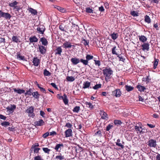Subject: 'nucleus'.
<instances>
[{"label": "nucleus", "mask_w": 160, "mask_h": 160, "mask_svg": "<svg viewBox=\"0 0 160 160\" xmlns=\"http://www.w3.org/2000/svg\"><path fill=\"white\" fill-rule=\"evenodd\" d=\"M34 108L33 106L29 107L25 111V112L28 114V116L29 117L32 118L35 116V115L33 113Z\"/></svg>", "instance_id": "obj_2"}, {"label": "nucleus", "mask_w": 160, "mask_h": 160, "mask_svg": "<svg viewBox=\"0 0 160 160\" xmlns=\"http://www.w3.org/2000/svg\"><path fill=\"white\" fill-rule=\"evenodd\" d=\"M120 142V139H118L117 140L116 144L117 146L120 147L122 149H123L124 148V145L122 144Z\"/></svg>", "instance_id": "obj_32"}, {"label": "nucleus", "mask_w": 160, "mask_h": 160, "mask_svg": "<svg viewBox=\"0 0 160 160\" xmlns=\"http://www.w3.org/2000/svg\"><path fill=\"white\" fill-rule=\"evenodd\" d=\"M62 52V49L61 47H58L57 48L56 50L55 55L57 54L61 56V53Z\"/></svg>", "instance_id": "obj_20"}, {"label": "nucleus", "mask_w": 160, "mask_h": 160, "mask_svg": "<svg viewBox=\"0 0 160 160\" xmlns=\"http://www.w3.org/2000/svg\"><path fill=\"white\" fill-rule=\"evenodd\" d=\"M101 131H98L95 133L94 136L101 137L102 136V132Z\"/></svg>", "instance_id": "obj_48"}, {"label": "nucleus", "mask_w": 160, "mask_h": 160, "mask_svg": "<svg viewBox=\"0 0 160 160\" xmlns=\"http://www.w3.org/2000/svg\"><path fill=\"white\" fill-rule=\"evenodd\" d=\"M90 82L88 81H86L84 82L82 88L85 89L88 88L90 87Z\"/></svg>", "instance_id": "obj_23"}, {"label": "nucleus", "mask_w": 160, "mask_h": 160, "mask_svg": "<svg viewBox=\"0 0 160 160\" xmlns=\"http://www.w3.org/2000/svg\"><path fill=\"white\" fill-rule=\"evenodd\" d=\"M40 149L38 148H33V152L34 153H38V152L39 150Z\"/></svg>", "instance_id": "obj_61"}, {"label": "nucleus", "mask_w": 160, "mask_h": 160, "mask_svg": "<svg viewBox=\"0 0 160 160\" xmlns=\"http://www.w3.org/2000/svg\"><path fill=\"white\" fill-rule=\"evenodd\" d=\"M93 58V57L91 55H90L87 54L86 55V58L87 61L92 59Z\"/></svg>", "instance_id": "obj_47"}, {"label": "nucleus", "mask_w": 160, "mask_h": 160, "mask_svg": "<svg viewBox=\"0 0 160 160\" xmlns=\"http://www.w3.org/2000/svg\"><path fill=\"white\" fill-rule=\"evenodd\" d=\"M101 84H97L95 85L93 87V88L94 89L96 90L101 87Z\"/></svg>", "instance_id": "obj_56"}, {"label": "nucleus", "mask_w": 160, "mask_h": 160, "mask_svg": "<svg viewBox=\"0 0 160 160\" xmlns=\"http://www.w3.org/2000/svg\"><path fill=\"white\" fill-rule=\"evenodd\" d=\"M16 106L14 105L11 104V106H8L6 108V109L8 111H12L15 109Z\"/></svg>", "instance_id": "obj_25"}, {"label": "nucleus", "mask_w": 160, "mask_h": 160, "mask_svg": "<svg viewBox=\"0 0 160 160\" xmlns=\"http://www.w3.org/2000/svg\"><path fill=\"white\" fill-rule=\"evenodd\" d=\"M141 47L142 48V49L144 51H148L149 49V44L148 43H144Z\"/></svg>", "instance_id": "obj_8"}, {"label": "nucleus", "mask_w": 160, "mask_h": 160, "mask_svg": "<svg viewBox=\"0 0 160 160\" xmlns=\"http://www.w3.org/2000/svg\"><path fill=\"white\" fill-rule=\"evenodd\" d=\"M125 88V90L128 92L132 91L134 89V87L128 85H126Z\"/></svg>", "instance_id": "obj_24"}, {"label": "nucleus", "mask_w": 160, "mask_h": 160, "mask_svg": "<svg viewBox=\"0 0 160 160\" xmlns=\"http://www.w3.org/2000/svg\"><path fill=\"white\" fill-rule=\"evenodd\" d=\"M108 132H109V131H106L105 132H104L103 134H104V136L105 137L107 136V137H109L111 136V135H110Z\"/></svg>", "instance_id": "obj_53"}, {"label": "nucleus", "mask_w": 160, "mask_h": 160, "mask_svg": "<svg viewBox=\"0 0 160 160\" xmlns=\"http://www.w3.org/2000/svg\"><path fill=\"white\" fill-rule=\"evenodd\" d=\"M116 46H114L113 48H112V54H115L117 55H118L116 52Z\"/></svg>", "instance_id": "obj_42"}, {"label": "nucleus", "mask_w": 160, "mask_h": 160, "mask_svg": "<svg viewBox=\"0 0 160 160\" xmlns=\"http://www.w3.org/2000/svg\"><path fill=\"white\" fill-rule=\"evenodd\" d=\"M37 86L39 88L40 91L43 93H46V90L45 88H42L39 86V85L38 84H37Z\"/></svg>", "instance_id": "obj_50"}, {"label": "nucleus", "mask_w": 160, "mask_h": 160, "mask_svg": "<svg viewBox=\"0 0 160 160\" xmlns=\"http://www.w3.org/2000/svg\"><path fill=\"white\" fill-rule=\"evenodd\" d=\"M82 42L85 45H88L89 43V41L88 40H87L85 39L82 38Z\"/></svg>", "instance_id": "obj_38"}, {"label": "nucleus", "mask_w": 160, "mask_h": 160, "mask_svg": "<svg viewBox=\"0 0 160 160\" xmlns=\"http://www.w3.org/2000/svg\"><path fill=\"white\" fill-rule=\"evenodd\" d=\"M18 3V2L16 1H14L13 2L9 3V6L10 7H12L15 8H16L17 5Z\"/></svg>", "instance_id": "obj_29"}, {"label": "nucleus", "mask_w": 160, "mask_h": 160, "mask_svg": "<svg viewBox=\"0 0 160 160\" xmlns=\"http://www.w3.org/2000/svg\"><path fill=\"white\" fill-rule=\"evenodd\" d=\"M40 41L42 44L44 46H47L48 44V41L47 39L44 37H42L40 38Z\"/></svg>", "instance_id": "obj_16"}, {"label": "nucleus", "mask_w": 160, "mask_h": 160, "mask_svg": "<svg viewBox=\"0 0 160 160\" xmlns=\"http://www.w3.org/2000/svg\"><path fill=\"white\" fill-rule=\"evenodd\" d=\"M43 74L45 76H50L51 75V73L46 69L44 70Z\"/></svg>", "instance_id": "obj_46"}, {"label": "nucleus", "mask_w": 160, "mask_h": 160, "mask_svg": "<svg viewBox=\"0 0 160 160\" xmlns=\"http://www.w3.org/2000/svg\"><path fill=\"white\" fill-rule=\"evenodd\" d=\"M136 88L138 89V91L141 92H144L146 89L145 87L142 86L140 84H138L136 86Z\"/></svg>", "instance_id": "obj_15"}, {"label": "nucleus", "mask_w": 160, "mask_h": 160, "mask_svg": "<svg viewBox=\"0 0 160 160\" xmlns=\"http://www.w3.org/2000/svg\"><path fill=\"white\" fill-rule=\"evenodd\" d=\"M100 115L101 118L104 119H108V114L103 111H100Z\"/></svg>", "instance_id": "obj_12"}, {"label": "nucleus", "mask_w": 160, "mask_h": 160, "mask_svg": "<svg viewBox=\"0 0 160 160\" xmlns=\"http://www.w3.org/2000/svg\"><path fill=\"white\" fill-rule=\"evenodd\" d=\"M19 36H13L12 37V41L13 42L18 43L20 42L19 39Z\"/></svg>", "instance_id": "obj_13"}, {"label": "nucleus", "mask_w": 160, "mask_h": 160, "mask_svg": "<svg viewBox=\"0 0 160 160\" xmlns=\"http://www.w3.org/2000/svg\"><path fill=\"white\" fill-rule=\"evenodd\" d=\"M144 21L148 24L151 23V20L148 16L146 15L144 17Z\"/></svg>", "instance_id": "obj_30"}, {"label": "nucleus", "mask_w": 160, "mask_h": 160, "mask_svg": "<svg viewBox=\"0 0 160 160\" xmlns=\"http://www.w3.org/2000/svg\"><path fill=\"white\" fill-rule=\"evenodd\" d=\"M118 36V34L117 33H113L111 34V36L112 39L114 40L116 39Z\"/></svg>", "instance_id": "obj_37"}, {"label": "nucleus", "mask_w": 160, "mask_h": 160, "mask_svg": "<svg viewBox=\"0 0 160 160\" xmlns=\"http://www.w3.org/2000/svg\"><path fill=\"white\" fill-rule=\"evenodd\" d=\"M86 12L88 13H93V10L90 8H86Z\"/></svg>", "instance_id": "obj_52"}, {"label": "nucleus", "mask_w": 160, "mask_h": 160, "mask_svg": "<svg viewBox=\"0 0 160 160\" xmlns=\"http://www.w3.org/2000/svg\"><path fill=\"white\" fill-rule=\"evenodd\" d=\"M63 98V99H62V100H63L64 102V103L65 105L67 104L68 103V99L67 96H66V95H65V94H64Z\"/></svg>", "instance_id": "obj_36"}, {"label": "nucleus", "mask_w": 160, "mask_h": 160, "mask_svg": "<svg viewBox=\"0 0 160 160\" xmlns=\"http://www.w3.org/2000/svg\"><path fill=\"white\" fill-rule=\"evenodd\" d=\"M28 10L29 12L31 13L33 15H36L38 14V12L37 11L31 8H28Z\"/></svg>", "instance_id": "obj_14"}, {"label": "nucleus", "mask_w": 160, "mask_h": 160, "mask_svg": "<svg viewBox=\"0 0 160 160\" xmlns=\"http://www.w3.org/2000/svg\"><path fill=\"white\" fill-rule=\"evenodd\" d=\"M33 90L31 88H29L28 91H26V92H24V95L25 96H26L27 95L29 96H31L32 94Z\"/></svg>", "instance_id": "obj_26"}, {"label": "nucleus", "mask_w": 160, "mask_h": 160, "mask_svg": "<svg viewBox=\"0 0 160 160\" xmlns=\"http://www.w3.org/2000/svg\"><path fill=\"white\" fill-rule=\"evenodd\" d=\"M38 49L40 53L44 54L46 52V48L43 45H40L38 46Z\"/></svg>", "instance_id": "obj_7"}, {"label": "nucleus", "mask_w": 160, "mask_h": 160, "mask_svg": "<svg viewBox=\"0 0 160 160\" xmlns=\"http://www.w3.org/2000/svg\"><path fill=\"white\" fill-rule=\"evenodd\" d=\"M80 109V107L78 106H76L72 110L74 112H78Z\"/></svg>", "instance_id": "obj_44"}, {"label": "nucleus", "mask_w": 160, "mask_h": 160, "mask_svg": "<svg viewBox=\"0 0 160 160\" xmlns=\"http://www.w3.org/2000/svg\"><path fill=\"white\" fill-rule=\"evenodd\" d=\"M113 127V125L111 124H109L107 126L106 130H109Z\"/></svg>", "instance_id": "obj_63"}, {"label": "nucleus", "mask_w": 160, "mask_h": 160, "mask_svg": "<svg viewBox=\"0 0 160 160\" xmlns=\"http://www.w3.org/2000/svg\"><path fill=\"white\" fill-rule=\"evenodd\" d=\"M54 7L55 8H56L58 11H59L62 12L63 13L65 12L66 10L65 9L62 7H59V6L56 5Z\"/></svg>", "instance_id": "obj_27"}, {"label": "nucleus", "mask_w": 160, "mask_h": 160, "mask_svg": "<svg viewBox=\"0 0 160 160\" xmlns=\"http://www.w3.org/2000/svg\"><path fill=\"white\" fill-rule=\"evenodd\" d=\"M63 97L64 95L63 96H62L61 94H58L57 95V98L58 99H59L60 100H62L63 99Z\"/></svg>", "instance_id": "obj_59"}, {"label": "nucleus", "mask_w": 160, "mask_h": 160, "mask_svg": "<svg viewBox=\"0 0 160 160\" xmlns=\"http://www.w3.org/2000/svg\"><path fill=\"white\" fill-rule=\"evenodd\" d=\"M14 92H17L19 94H21L25 92V90L23 89H17L16 88L13 89Z\"/></svg>", "instance_id": "obj_22"}, {"label": "nucleus", "mask_w": 160, "mask_h": 160, "mask_svg": "<svg viewBox=\"0 0 160 160\" xmlns=\"http://www.w3.org/2000/svg\"><path fill=\"white\" fill-rule=\"evenodd\" d=\"M34 160H43V159L41 158V156H36L34 158Z\"/></svg>", "instance_id": "obj_60"}, {"label": "nucleus", "mask_w": 160, "mask_h": 160, "mask_svg": "<svg viewBox=\"0 0 160 160\" xmlns=\"http://www.w3.org/2000/svg\"><path fill=\"white\" fill-rule=\"evenodd\" d=\"M71 147H72L71 150L72 152V155L73 156H76V153H78L77 149L76 148V147L75 146L72 147V146H71Z\"/></svg>", "instance_id": "obj_21"}, {"label": "nucleus", "mask_w": 160, "mask_h": 160, "mask_svg": "<svg viewBox=\"0 0 160 160\" xmlns=\"http://www.w3.org/2000/svg\"><path fill=\"white\" fill-rule=\"evenodd\" d=\"M145 126H142L140 122H139L137 125L135 126V130H139L140 129H141L142 130H147V129L146 128L147 126L145 125Z\"/></svg>", "instance_id": "obj_5"}, {"label": "nucleus", "mask_w": 160, "mask_h": 160, "mask_svg": "<svg viewBox=\"0 0 160 160\" xmlns=\"http://www.w3.org/2000/svg\"><path fill=\"white\" fill-rule=\"evenodd\" d=\"M32 63L34 66H38L40 63V60L37 57H34L33 59Z\"/></svg>", "instance_id": "obj_10"}, {"label": "nucleus", "mask_w": 160, "mask_h": 160, "mask_svg": "<svg viewBox=\"0 0 160 160\" xmlns=\"http://www.w3.org/2000/svg\"><path fill=\"white\" fill-rule=\"evenodd\" d=\"M39 146V144L38 143H36L35 144L32 145V147L30 149V155H31V153L32 152V151L33 150V148H36V147H38Z\"/></svg>", "instance_id": "obj_43"}, {"label": "nucleus", "mask_w": 160, "mask_h": 160, "mask_svg": "<svg viewBox=\"0 0 160 160\" xmlns=\"http://www.w3.org/2000/svg\"><path fill=\"white\" fill-rule=\"evenodd\" d=\"M65 132L66 137L70 136V131H65Z\"/></svg>", "instance_id": "obj_62"}, {"label": "nucleus", "mask_w": 160, "mask_h": 160, "mask_svg": "<svg viewBox=\"0 0 160 160\" xmlns=\"http://www.w3.org/2000/svg\"><path fill=\"white\" fill-rule=\"evenodd\" d=\"M114 123L115 125L118 126L121 124L122 122L120 120H115L114 121Z\"/></svg>", "instance_id": "obj_34"}, {"label": "nucleus", "mask_w": 160, "mask_h": 160, "mask_svg": "<svg viewBox=\"0 0 160 160\" xmlns=\"http://www.w3.org/2000/svg\"><path fill=\"white\" fill-rule=\"evenodd\" d=\"M71 61L74 65H76L80 62V60L76 58H72Z\"/></svg>", "instance_id": "obj_17"}, {"label": "nucleus", "mask_w": 160, "mask_h": 160, "mask_svg": "<svg viewBox=\"0 0 160 160\" xmlns=\"http://www.w3.org/2000/svg\"><path fill=\"white\" fill-rule=\"evenodd\" d=\"M138 38L140 41L142 42L143 43H145L147 39V38L144 35L139 36Z\"/></svg>", "instance_id": "obj_19"}, {"label": "nucleus", "mask_w": 160, "mask_h": 160, "mask_svg": "<svg viewBox=\"0 0 160 160\" xmlns=\"http://www.w3.org/2000/svg\"><path fill=\"white\" fill-rule=\"evenodd\" d=\"M80 62H82L83 64L85 65H88V62L87 61L86 59H80Z\"/></svg>", "instance_id": "obj_41"}, {"label": "nucleus", "mask_w": 160, "mask_h": 160, "mask_svg": "<svg viewBox=\"0 0 160 160\" xmlns=\"http://www.w3.org/2000/svg\"><path fill=\"white\" fill-rule=\"evenodd\" d=\"M104 75L105 77V79L110 78L111 75L112 74L113 71L110 68H106L102 70Z\"/></svg>", "instance_id": "obj_1"}, {"label": "nucleus", "mask_w": 160, "mask_h": 160, "mask_svg": "<svg viewBox=\"0 0 160 160\" xmlns=\"http://www.w3.org/2000/svg\"><path fill=\"white\" fill-rule=\"evenodd\" d=\"M112 95L116 97H119L121 95V92L120 89H117L112 92Z\"/></svg>", "instance_id": "obj_6"}, {"label": "nucleus", "mask_w": 160, "mask_h": 160, "mask_svg": "<svg viewBox=\"0 0 160 160\" xmlns=\"http://www.w3.org/2000/svg\"><path fill=\"white\" fill-rule=\"evenodd\" d=\"M44 122L42 119H40L39 120L37 121L36 122L35 124L37 126H41L44 124Z\"/></svg>", "instance_id": "obj_31"}, {"label": "nucleus", "mask_w": 160, "mask_h": 160, "mask_svg": "<svg viewBox=\"0 0 160 160\" xmlns=\"http://www.w3.org/2000/svg\"><path fill=\"white\" fill-rule=\"evenodd\" d=\"M49 133L48 132H47L46 133H45L43 135L42 137L44 138H46L48 135H49Z\"/></svg>", "instance_id": "obj_64"}, {"label": "nucleus", "mask_w": 160, "mask_h": 160, "mask_svg": "<svg viewBox=\"0 0 160 160\" xmlns=\"http://www.w3.org/2000/svg\"><path fill=\"white\" fill-rule=\"evenodd\" d=\"M63 145L62 144H58L56 145L55 147L54 148V149L56 150V151H58L59 148H60L61 147H63Z\"/></svg>", "instance_id": "obj_40"}, {"label": "nucleus", "mask_w": 160, "mask_h": 160, "mask_svg": "<svg viewBox=\"0 0 160 160\" xmlns=\"http://www.w3.org/2000/svg\"><path fill=\"white\" fill-rule=\"evenodd\" d=\"M130 14L133 17H136L138 16V13L134 11H131Z\"/></svg>", "instance_id": "obj_45"}, {"label": "nucleus", "mask_w": 160, "mask_h": 160, "mask_svg": "<svg viewBox=\"0 0 160 160\" xmlns=\"http://www.w3.org/2000/svg\"><path fill=\"white\" fill-rule=\"evenodd\" d=\"M117 57L119 58V60L120 61L124 62L125 60V59L123 57L121 56L120 55H117Z\"/></svg>", "instance_id": "obj_58"}, {"label": "nucleus", "mask_w": 160, "mask_h": 160, "mask_svg": "<svg viewBox=\"0 0 160 160\" xmlns=\"http://www.w3.org/2000/svg\"><path fill=\"white\" fill-rule=\"evenodd\" d=\"M148 145L150 147L155 148L156 145V141L155 140L151 139L149 140L148 142Z\"/></svg>", "instance_id": "obj_4"}, {"label": "nucleus", "mask_w": 160, "mask_h": 160, "mask_svg": "<svg viewBox=\"0 0 160 160\" xmlns=\"http://www.w3.org/2000/svg\"><path fill=\"white\" fill-rule=\"evenodd\" d=\"M42 150L45 153H49L50 150L47 148H43Z\"/></svg>", "instance_id": "obj_55"}, {"label": "nucleus", "mask_w": 160, "mask_h": 160, "mask_svg": "<svg viewBox=\"0 0 160 160\" xmlns=\"http://www.w3.org/2000/svg\"><path fill=\"white\" fill-rule=\"evenodd\" d=\"M37 29L40 33L43 34L45 30V28L44 26L40 25L39 27H38L37 28Z\"/></svg>", "instance_id": "obj_11"}, {"label": "nucleus", "mask_w": 160, "mask_h": 160, "mask_svg": "<svg viewBox=\"0 0 160 160\" xmlns=\"http://www.w3.org/2000/svg\"><path fill=\"white\" fill-rule=\"evenodd\" d=\"M29 44L30 45L31 43L38 42V39L36 36H34L30 37L29 38Z\"/></svg>", "instance_id": "obj_9"}, {"label": "nucleus", "mask_w": 160, "mask_h": 160, "mask_svg": "<svg viewBox=\"0 0 160 160\" xmlns=\"http://www.w3.org/2000/svg\"><path fill=\"white\" fill-rule=\"evenodd\" d=\"M72 130H71V138L72 137V135L71 134V132H72ZM77 139L75 138H74V139H73V141H72V139H71V143L73 144H75V145H76L77 143H76V141H77Z\"/></svg>", "instance_id": "obj_51"}, {"label": "nucleus", "mask_w": 160, "mask_h": 160, "mask_svg": "<svg viewBox=\"0 0 160 160\" xmlns=\"http://www.w3.org/2000/svg\"><path fill=\"white\" fill-rule=\"evenodd\" d=\"M11 17L9 13L4 12L0 10V18L3 17L6 19H10Z\"/></svg>", "instance_id": "obj_3"}, {"label": "nucleus", "mask_w": 160, "mask_h": 160, "mask_svg": "<svg viewBox=\"0 0 160 160\" xmlns=\"http://www.w3.org/2000/svg\"><path fill=\"white\" fill-rule=\"evenodd\" d=\"M94 61L95 62V64L96 66H99L100 65L101 62L100 61L94 60Z\"/></svg>", "instance_id": "obj_57"}, {"label": "nucleus", "mask_w": 160, "mask_h": 160, "mask_svg": "<svg viewBox=\"0 0 160 160\" xmlns=\"http://www.w3.org/2000/svg\"><path fill=\"white\" fill-rule=\"evenodd\" d=\"M6 42V39L5 38H0V43H2L3 44V45H4Z\"/></svg>", "instance_id": "obj_49"}, {"label": "nucleus", "mask_w": 160, "mask_h": 160, "mask_svg": "<svg viewBox=\"0 0 160 160\" xmlns=\"http://www.w3.org/2000/svg\"><path fill=\"white\" fill-rule=\"evenodd\" d=\"M17 58L19 60H22L23 61L25 60L24 56L21 55L20 53L19 52L17 53Z\"/></svg>", "instance_id": "obj_18"}, {"label": "nucleus", "mask_w": 160, "mask_h": 160, "mask_svg": "<svg viewBox=\"0 0 160 160\" xmlns=\"http://www.w3.org/2000/svg\"><path fill=\"white\" fill-rule=\"evenodd\" d=\"M9 124L10 123L9 122L6 121H4L1 123V125L2 126L6 127L9 125Z\"/></svg>", "instance_id": "obj_54"}, {"label": "nucleus", "mask_w": 160, "mask_h": 160, "mask_svg": "<svg viewBox=\"0 0 160 160\" xmlns=\"http://www.w3.org/2000/svg\"><path fill=\"white\" fill-rule=\"evenodd\" d=\"M33 97H34L35 98L38 99L39 98V96L40 95L39 94L38 92V91H36L35 92H33L32 94Z\"/></svg>", "instance_id": "obj_35"}, {"label": "nucleus", "mask_w": 160, "mask_h": 160, "mask_svg": "<svg viewBox=\"0 0 160 160\" xmlns=\"http://www.w3.org/2000/svg\"><path fill=\"white\" fill-rule=\"evenodd\" d=\"M85 103L87 107L89 108L90 109H92L93 108V106L91 103L87 102H86Z\"/></svg>", "instance_id": "obj_39"}, {"label": "nucleus", "mask_w": 160, "mask_h": 160, "mask_svg": "<svg viewBox=\"0 0 160 160\" xmlns=\"http://www.w3.org/2000/svg\"><path fill=\"white\" fill-rule=\"evenodd\" d=\"M63 47L66 49L68 48H70V42H64L63 45Z\"/></svg>", "instance_id": "obj_33"}, {"label": "nucleus", "mask_w": 160, "mask_h": 160, "mask_svg": "<svg viewBox=\"0 0 160 160\" xmlns=\"http://www.w3.org/2000/svg\"><path fill=\"white\" fill-rule=\"evenodd\" d=\"M159 61V60L158 59H157L155 58H154V61L153 62V69H155L157 68Z\"/></svg>", "instance_id": "obj_28"}]
</instances>
